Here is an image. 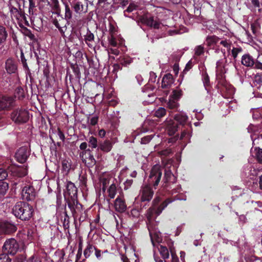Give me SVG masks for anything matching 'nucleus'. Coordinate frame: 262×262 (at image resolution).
<instances>
[{"label":"nucleus","instance_id":"e433bc0d","mask_svg":"<svg viewBox=\"0 0 262 262\" xmlns=\"http://www.w3.org/2000/svg\"><path fill=\"white\" fill-rule=\"evenodd\" d=\"M133 61L132 59L128 56H123L120 59V63L123 66H127Z\"/></svg>","mask_w":262,"mask_h":262},{"label":"nucleus","instance_id":"f3484780","mask_svg":"<svg viewBox=\"0 0 262 262\" xmlns=\"http://www.w3.org/2000/svg\"><path fill=\"white\" fill-rule=\"evenodd\" d=\"M174 80L171 74L165 75L162 79L161 86L163 89L168 88L173 84Z\"/></svg>","mask_w":262,"mask_h":262},{"label":"nucleus","instance_id":"7c9ffc66","mask_svg":"<svg viewBox=\"0 0 262 262\" xmlns=\"http://www.w3.org/2000/svg\"><path fill=\"white\" fill-rule=\"evenodd\" d=\"M8 36V33L6 30V28L0 25V44L5 42Z\"/></svg>","mask_w":262,"mask_h":262},{"label":"nucleus","instance_id":"c756f323","mask_svg":"<svg viewBox=\"0 0 262 262\" xmlns=\"http://www.w3.org/2000/svg\"><path fill=\"white\" fill-rule=\"evenodd\" d=\"M9 188L7 183L0 182V199L2 198L6 193Z\"/></svg>","mask_w":262,"mask_h":262},{"label":"nucleus","instance_id":"5fc2aeb1","mask_svg":"<svg viewBox=\"0 0 262 262\" xmlns=\"http://www.w3.org/2000/svg\"><path fill=\"white\" fill-rule=\"evenodd\" d=\"M27 262H41V260L38 256L34 255L30 257Z\"/></svg>","mask_w":262,"mask_h":262},{"label":"nucleus","instance_id":"f257e3e1","mask_svg":"<svg viewBox=\"0 0 262 262\" xmlns=\"http://www.w3.org/2000/svg\"><path fill=\"white\" fill-rule=\"evenodd\" d=\"M162 173L159 165H155L152 167L148 179V184L142 186L139 195L135 198V202H149L151 200L154 192L150 186L155 187L159 184Z\"/></svg>","mask_w":262,"mask_h":262},{"label":"nucleus","instance_id":"423d86ee","mask_svg":"<svg viewBox=\"0 0 262 262\" xmlns=\"http://www.w3.org/2000/svg\"><path fill=\"white\" fill-rule=\"evenodd\" d=\"M3 250L10 255H15L19 250V245L17 241L13 238L5 241L3 246Z\"/></svg>","mask_w":262,"mask_h":262},{"label":"nucleus","instance_id":"39448f33","mask_svg":"<svg viewBox=\"0 0 262 262\" xmlns=\"http://www.w3.org/2000/svg\"><path fill=\"white\" fill-rule=\"evenodd\" d=\"M11 117L15 123H25L29 120V113L24 108L16 109L12 113Z\"/></svg>","mask_w":262,"mask_h":262},{"label":"nucleus","instance_id":"1a4fd4ad","mask_svg":"<svg viewBox=\"0 0 262 262\" xmlns=\"http://www.w3.org/2000/svg\"><path fill=\"white\" fill-rule=\"evenodd\" d=\"M80 156L88 167H92L96 164V160L93 155L91 154L90 149L82 151Z\"/></svg>","mask_w":262,"mask_h":262},{"label":"nucleus","instance_id":"7ed1b4c3","mask_svg":"<svg viewBox=\"0 0 262 262\" xmlns=\"http://www.w3.org/2000/svg\"><path fill=\"white\" fill-rule=\"evenodd\" d=\"M186 198H180L178 196H175L173 199H166L158 208L156 209L154 207H151L147 211L146 216L147 220V225H151V222L156 218L157 216L159 215L162 211L167 206L173 202L175 200H184L185 201Z\"/></svg>","mask_w":262,"mask_h":262},{"label":"nucleus","instance_id":"0e129e2a","mask_svg":"<svg viewBox=\"0 0 262 262\" xmlns=\"http://www.w3.org/2000/svg\"><path fill=\"white\" fill-rule=\"evenodd\" d=\"M256 156L258 161L262 163V149H258L257 150Z\"/></svg>","mask_w":262,"mask_h":262},{"label":"nucleus","instance_id":"5701e85b","mask_svg":"<svg viewBox=\"0 0 262 262\" xmlns=\"http://www.w3.org/2000/svg\"><path fill=\"white\" fill-rule=\"evenodd\" d=\"M62 170L67 174L71 168V161L70 159H64L62 161Z\"/></svg>","mask_w":262,"mask_h":262},{"label":"nucleus","instance_id":"69168bd1","mask_svg":"<svg viewBox=\"0 0 262 262\" xmlns=\"http://www.w3.org/2000/svg\"><path fill=\"white\" fill-rule=\"evenodd\" d=\"M171 152V149H169V148H167L166 149L161 150V151L159 152V154L161 155L166 156L169 155Z\"/></svg>","mask_w":262,"mask_h":262},{"label":"nucleus","instance_id":"bf43d9fd","mask_svg":"<svg viewBox=\"0 0 262 262\" xmlns=\"http://www.w3.org/2000/svg\"><path fill=\"white\" fill-rule=\"evenodd\" d=\"M171 256V262H179L178 257L177 256L175 252L172 250H170Z\"/></svg>","mask_w":262,"mask_h":262},{"label":"nucleus","instance_id":"13d9d810","mask_svg":"<svg viewBox=\"0 0 262 262\" xmlns=\"http://www.w3.org/2000/svg\"><path fill=\"white\" fill-rule=\"evenodd\" d=\"M157 78V75H156V73H155L153 72H150L149 74V82L154 83L156 81Z\"/></svg>","mask_w":262,"mask_h":262},{"label":"nucleus","instance_id":"864d4df0","mask_svg":"<svg viewBox=\"0 0 262 262\" xmlns=\"http://www.w3.org/2000/svg\"><path fill=\"white\" fill-rule=\"evenodd\" d=\"M223 243L226 245H230L232 246H237V243L236 242L229 240L227 238H223Z\"/></svg>","mask_w":262,"mask_h":262},{"label":"nucleus","instance_id":"37998d69","mask_svg":"<svg viewBox=\"0 0 262 262\" xmlns=\"http://www.w3.org/2000/svg\"><path fill=\"white\" fill-rule=\"evenodd\" d=\"M242 52V48L240 47H234L231 50V53L234 59H235L238 54Z\"/></svg>","mask_w":262,"mask_h":262},{"label":"nucleus","instance_id":"338daca9","mask_svg":"<svg viewBox=\"0 0 262 262\" xmlns=\"http://www.w3.org/2000/svg\"><path fill=\"white\" fill-rule=\"evenodd\" d=\"M192 67V62L191 61L188 62L186 64L185 69L183 70L184 73H186L188 72L190 69H191Z\"/></svg>","mask_w":262,"mask_h":262},{"label":"nucleus","instance_id":"774afa93","mask_svg":"<svg viewBox=\"0 0 262 262\" xmlns=\"http://www.w3.org/2000/svg\"><path fill=\"white\" fill-rule=\"evenodd\" d=\"M254 68L262 70V63L256 60L254 64Z\"/></svg>","mask_w":262,"mask_h":262},{"label":"nucleus","instance_id":"49530a36","mask_svg":"<svg viewBox=\"0 0 262 262\" xmlns=\"http://www.w3.org/2000/svg\"><path fill=\"white\" fill-rule=\"evenodd\" d=\"M5 227L6 228V231L9 233L14 232L16 230V226L13 224H6Z\"/></svg>","mask_w":262,"mask_h":262},{"label":"nucleus","instance_id":"a19ab883","mask_svg":"<svg viewBox=\"0 0 262 262\" xmlns=\"http://www.w3.org/2000/svg\"><path fill=\"white\" fill-rule=\"evenodd\" d=\"M182 91L180 90H174L170 98L178 100L182 96Z\"/></svg>","mask_w":262,"mask_h":262},{"label":"nucleus","instance_id":"6e6552de","mask_svg":"<svg viewBox=\"0 0 262 262\" xmlns=\"http://www.w3.org/2000/svg\"><path fill=\"white\" fill-rule=\"evenodd\" d=\"M68 21L60 16H58L57 18L53 19L52 20L53 24L58 28L62 36H65L64 33L67 29V25L68 24Z\"/></svg>","mask_w":262,"mask_h":262},{"label":"nucleus","instance_id":"4be33fe9","mask_svg":"<svg viewBox=\"0 0 262 262\" xmlns=\"http://www.w3.org/2000/svg\"><path fill=\"white\" fill-rule=\"evenodd\" d=\"M112 148V144L111 142L110 141L107 140L100 144L99 147L98 149H100L104 152H108L111 150Z\"/></svg>","mask_w":262,"mask_h":262},{"label":"nucleus","instance_id":"de8ad7c7","mask_svg":"<svg viewBox=\"0 0 262 262\" xmlns=\"http://www.w3.org/2000/svg\"><path fill=\"white\" fill-rule=\"evenodd\" d=\"M194 51H195V55H197V56H200L204 53V47L201 45L196 46L195 48Z\"/></svg>","mask_w":262,"mask_h":262},{"label":"nucleus","instance_id":"680f3d73","mask_svg":"<svg viewBox=\"0 0 262 262\" xmlns=\"http://www.w3.org/2000/svg\"><path fill=\"white\" fill-rule=\"evenodd\" d=\"M203 83L205 89L207 90V86L208 85L209 83V78L208 75H205L203 76Z\"/></svg>","mask_w":262,"mask_h":262},{"label":"nucleus","instance_id":"412c9836","mask_svg":"<svg viewBox=\"0 0 262 262\" xmlns=\"http://www.w3.org/2000/svg\"><path fill=\"white\" fill-rule=\"evenodd\" d=\"M164 180L165 183L171 182L174 183L176 182L177 179L171 170H165Z\"/></svg>","mask_w":262,"mask_h":262},{"label":"nucleus","instance_id":"4c0bfd02","mask_svg":"<svg viewBox=\"0 0 262 262\" xmlns=\"http://www.w3.org/2000/svg\"><path fill=\"white\" fill-rule=\"evenodd\" d=\"M166 109L162 107H159L155 113V116L158 118H161L166 115Z\"/></svg>","mask_w":262,"mask_h":262},{"label":"nucleus","instance_id":"393cba45","mask_svg":"<svg viewBox=\"0 0 262 262\" xmlns=\"http://www.w3.org/2000/svg\"><path fill=\"white\" fill-rule=\"evenodd\" d=\"M73 8L75 12L78 14H81L82 13H85L86 12V10L84 11L83 5L82 3L80 2H75L73 5Z\"/></svg>","mask_w":262,"mask_h":262},{"label":"nucleus","instance_id":"2eb2a0df","mask_svg":"<svg viewBox=\"0 0 262 262\" xmlns=\"http://www.w3.org/2000/svg\"><path fill=\"white\" fill-rule=\"evenodd\" d=\"M114 206L116 210L118 212H123L125 211L126 209V205L123 196H117L115 201Z\"/></svg>","mask_w":262,"mask_h":262},{"label":"nucleus","instance_id":"2f4dec72","mask_svg":"<svg viewBox=\"0 0 262 262\" xmlns=\"http://www.w3.org/2000/svg\"><path fill=\"white\" fill-rule=\"evenodd\" d=\"M107 192L108 193V196L111 199L114 198L117 192V187L116 185L114 183L112 184L109 187Z\"/></svg>","mask_w":262,"mask_h":262},{"label":"nucleus","instance_id":"4468645a","mask_svg":"<svg viewBox=\"0 0 262 262\" xmlns=\"http://www.w3.org/2000/svg\"><path fill=\"white\" fill-rule=\"evenodd\" d=\"M5 69L10 74L15 73L17 70V64L13 59L8 58L5 62Z\"/></svg>","mask_w":262,"mask_h":262},{"label":"nucleus","instance_id":"f03ea898","mask_svg":"<svg viewBox=\"0 0 262 262\" xmlns=\"http://www.w3.org/2000/svg\"><path fill=\"white\" fill-rule=\"evenodd\" d=\"M12 211L15 216L21 220L26 221L32 216L33 209L28 203L19 202L13 207Z\"/></svg>","mask_w":262,"mask_h":262},{"label":"nucleus","instance_id":"9d476101","mask_svg":"<svg viewBox=\"0 0 262 262\" xmlns=\"http://www.w3.org/2000/svg\"><path fill=\"white\" fill-rule=\"evenodd\" d=\"M36 193L33 187L31 186H25L21 191L23 199L27 201H31L35 198Z\"/></svg>","mask_w":262,"mask_h":262},{"label":"nucleus","instance_id":"0eeeda50","mask_svg":"<svg viewBox=\"0 0 262 262\" xmlns=\"http://www.w3.org/2000/svg\"><path fill=\"white\" fill-rule=\"evenodd\" d=\"M67 204L74 218L78 217L82 213V206L78 202L77 198L69 199Z\"/></svg>","mask_w":262,"mask_h":262},{"label":"nucleus","instance_id":"6e6d98bb","mask_svg":"<svg viewBox=\"0 0 262 262\" xmlns=\"http://www.w3.org/2000/svg\"><path fill=\"white\" fill-rule=\"evenodd\" d=\"M107 52L108 55L112 54L115 55H118L120 53L119 51L117 48H110L107 50Z\"/></svg>","mask_w":262,"mask_h":262},{"label":"nucleus","instance_id":"8fccbe9b","mask_svg":"<svg viewBox=\"0 0 262 262\" xmlns=\"http://www.w3.org/2000/svg\"><path fill=\"white\" fill-rule=\"evenodd\" d=\"M0 262H11V259L6 253L0 255Z\"/></svg>","mask_w":262,"mask_h":262},{"label":"nucleus","instance_id":"c9c22d12","mask_svg":"<svg viewBox=\"0 0 262 262\" xmlns=\"http://www.w3.org/2000/svg\"><path fill=\"white\" fill-rule=\"evenodd\" d=\"M20 59L24 69L25 70L26 73L28 74L30 72V70L27 63V60L26 59L24 53L22 51L20 54Z\"/></svg>","mask_w":262,"mask_h":262},{"label":"nucleus","instance_id":"052dcab7","mask_svg":"<svg viewBox=\"0 0 262 262\" xmlns=\"http://www.w3.org/2000/svg\"><path fill=\"white\" fill-rule=\"evenodd\" d=\"M95 255L96 257L98 260H101L102 259V255H103V254L102 253V251L96 248L95 249Z\"/></svg>","mask_w":262,"mask_h":262},{"label":"nucleus","instance_id":"c03bdc74","mask_svg":"<svg viewBox=\"0 0 262 262\" xmlns=\"http://www.w3.org/2000/svg\"><path fill=\"white\" fill-rule=\"evenodd\" d=\"M220 45L225 47L228 51L230 50L231 42L230 40H222L219 41Z\"/></svg>","mask_w":262,"mask_h":262},{"label":"nucleus","instance_id":"09e8293b","mask_svg":"<svg viewBox=\"0 0 262 262\" xmlns=\"http://www.w3.org/2000/svg\"><path fill=\"white\" fill-rule=\"evenodd\" d=\"M153 137H154V135H151L146 136L143 137L142 138H141V143L143 144H146L148 143L152 139Z\"/></svg>","mask_w":262,"mask_h":262},{"label":"nucleus","instance_id":"4d7b16f0","mask_svg":"<svg viewBox=\"0 0 262 262\" xmlns=\"http://www.w3.org/2000/svg\"><path fill=\"white\" fill-rule=\"evenodd\" d=\"M54 9L57 10L59 8V2L58 0H51V4L50 5Z\"/></svg>","mask_w":262,"mask_h":262},{"label":"nucleus","instance_id":"ddd939ff","mask_svg":"<svg viewBox=\"0 0 262 262\" xmlns=\"http://www.w3.org/2000/svg\"><path fill=\"white\" fill-rule=\"evenodd\" d=\"M65 195H68L69 198L67 199H76L77 193V189L74 184L69 182L67 184V191L65 192Z\"/></svg>","mask_w":262,"mask_h":262},{"label":"nucleus","instance_id":"ea45409f","mask_svg":"<svg viewBox=\"0 0 262 262\" xmlns=\"http://www.w3.org/2000/svg\"><path fill=\"white\" fill-rule=\"evenodd\" d=\"M108 32L110 36L116 35L117 32L116 26L112 23H109Z\"/></svg>","mask_w":262,"mask_h":262},{"label":"nucleus","instance_id":"b1692460","mask_svg":"<svg viewBox=\"0 0 262 262\" xmlns=\"http://www.w3.org/2000/svg\"><path fill=\"white\" fill-rule=\"evenodd\" d=\"M222 91L227 93L228 96H232L235 93L234 88L230 84H226L222 88Z\"/></svg>","mask_w":262,"mask_h":262},{"label":"nucleus","instance_id":"c85d7f7f","mask_svg":"<svg viewBox=\"0 0 262 262\" xmlns=\"http://www.w3.org/2000/svg\"><path fill=\"white\" fill-rule=\"evenodd\" d=\"M158 249L163 259H165L169 258V251L168 249L166 247L160 245V247H158Z\"/></svg>","mask_w":262,"mask_h":262},{"label":"nucleus","instance_id":"a211bd4d","mask_svg":"<svg viewBox=\"0 0 262 262\" xmlns=\"http://www.w3.org/2000/svg\"><path fill=\"white\" fill-rule=\"evenodd\" d=\"M241 62L243 65L247 67L253 66L255 63L253 58L249 54H246L243 55Z\"/></svg>","mask_w":262,"mask_h":262},{"label":"nucleus","instance_id":"72a5a7b5","mask_svg":"<svg viewBox=\"0 0 262 262\" xmlns=\"http://www.w3.org/2000/svg\"><path fill=\"white\" fill-rule=\"evenodd\" d=\"M89 146L92 148H96L98 146L97 139L93 136H91L88 140Z\"/></svg>","mask_w":262,"mask_h":262},{"label":"nucleus","instance_id":"3c124183","mask_svg":"<svg viewBox=\"0 0 262 262\" xmlns=\"http://www.w3.org/2000/svg\"><path fill=\"white\" fill-rule=\"evenodd\" d=\"M8 176L6 170L3 168H0V182L5 179Z\"/></svg>","mask_w":262,"mask_h":262},{"label":"nucleus","instance_id":"473e14b6","mask_svg":"<svg viewBox=\"0 0 262 262\" xmlns=\"http://www.w3.org/2000/svg\"><path fill=\"white\" fill-rule=\"evenodd\" d=\"M65 7V14L64 19L68 21L72 16V13L68 4L66 2H63Z\"/></svg>","mask_w":262,"mask_h":262},{"label":"nucleus","instance_id":"aec40b11","mask_svg":"<svg viewBox=\"0 0 262 262\" xmlns=\"http://www.w3.org/2000/svg\"><path fill=\"white\" fill-rule=\"evenodd\" d=\"M144 23L148 26L154 27L155 29L161 28V24L154 19L153 17H146L144 20Z\"/></svg>","mask_w":262,"mask_h":262},{"label":"nucleus","instance_id":"bb28decb","mask_svg":"<svg viewBox=\"0 0 262 262\" xmlns=\"http://www.w3.org/2000/svg\"><path fill=\"white\" fill-rule=\"evenodd\" d=\"M216 76L217 79H223L224 78V73L226 72L225 69H222L219 66V62H217L216 63Z\"/></svg>","mask_w":262,"mask_h":262},{"label":"nucleus","instance_id":"58836bf2","mask_svg":"<svg viewBox=\"0 0 262 262\" xmlns=\"http://www.w3.org/2000/svg\"><path fill=\"white\" fill-rule=\"evenodd\" d=\"M108 43L109 45L114 47H118V43L116 38V35H113V36H108Z\"/></svg>","mask_w":262,"mask_h":262},{"label":"nucleus","instance_id":"cd10ccee","mask_svg":"<svg viewBox=\"0 0 262 262\" xmlns=\"http://www.w3.org/2000/svg\"><path fill=\"white\" fill-rule=\"evenodd\" d=\"M95 247L93 246L92 244H91L90 243H88V245L86 246V248L84 250V256L85 257V258H89L91 254L93 252V250H95Z\"/></svg>","mask_w":262,"mask_h":262},{"label":"nucleus","instance_id":"f704fd0d","mask_svg":"<svg viewBox=\"0 0 262 262\" xmlns=\"http://www.w3.org/2000/svg\"><path fill=\"white\" fill-rule=\"evenodd\" d=\"M179 106L178 100L169 98L167 103V107L170 109H176Z\"/></svg>","mask_w":262,"mask_h":262},{"label":"nucleus","instance_id":"a18cd8bd","mask_svg":"<svg viewBox=\"0 0 262 262\" xmlns=\"http://www.w3.org/2000/svg\"><path fill=\"white\" fill-rule=\"evenodd\" d=\"M29 2V12L30 14H34V9L36 7L35 2L34 0H28Z\"/></svg>","mask_w":262,"mask_h":262},{"label":"nucleus","instance_id":"e2e57ef3","mask_svg":"<svg viewBox=\"0 0 262 262\" xmlns=\"http://www.w3.org/2000/svg\"><path fill=\"white\" fill-rule=\"evenodd\" d=\"M98 120V117L97 116H93L90 119V123L92 125H96Z\"/></svg>","mask_w":262,"mask_h":262},{"label":"nucleus","instance_id":"dca6fc26","mask_svg":"<svg viewBox=\"0 0 262 262\" xmlns=\"http://www.w3.org/2000/svg\"><path fill=\"white\" fill-rule=\"evenodd\" d=\"M83 39L85 43L90 48H94L95 47V41L94 35L88 28L86 34L83 36Z\"/></svg>","mask_w":262,"mask_h":262},{"label":"nucleus","instance_id":"20e7f679","mask_svg":"<svg viewBox=\"0 0 262 262\" xmlns=\"http://www.w3.org/2000/svg\"><path fill=\"white\" fill-rule=\"evenodd\" d=\"M174 120L171 118H167L165 121L166 130L169 136L173 135L178 130L179 123L180 124H184L188 120V116L184 113H179L174 116Z\"/></svg>","mask_w":262,"mask_h":262},{"label":"nucleus","instance_id":"a878e982","mask_svg":"<svg viewBox=\"0 0 262 262\" xmlns=\"http://www.w3.org/2000/svg\"><path fill=\"white\" fill-rule=\"evenodd\" d=\"M220 39L216 36H208L206 38V42L208 46H212L219 42Z\"/></svg>","mask_w":262,"mask_h":262},{"label":"nucleus","instance_id":"79ce46f5","mask_svg":"<svg viewBox=\"0 0 262 262\" xmlns=\"http://www.w3.org/2000/svg\"><path fill=\"white\" fill-rule=\"evenodd\" d=\"M254 82L259 85H262V73H257L254 77Z\"/></svg>","mask_w":262,"mask_h":262},{"label":"nucleus","instance_id":"6ab92c4d","mask_svg":"<svg viewBox=\"0 0 262 262\" xmlns=\"http://www.w3.org/2000/svg\"><path fill=\"white\" fill-rule=\"evenodd\" d=\"M148 229L149 232V235L150 237V239L151 241V242L152 243V245L154 246H155V242H156L158 243H160L162 241V239L161 238V234L160 233H154L151 230V225H148Z\"/></svg>","mask_w":262,"mask_h":262},{"label":"nucleus","instance_id":"9b49d317","mask_svg":"<svg viewBox=\"0 0 262 262\" xmlns=\"http://www.w3.org/2000/svg\"><path fill=\"white\" fill-rule=\"evenodd\" d=\"M14 99L11 97L0 96V111L8 110L14 105Z\"/></svg>","mask_w":262,"mask_h":262},{"label":"nucleus","instance_id":"603ef678","mask_svg":"<svg viewBox=\"0 0 262 262\" xmlns=\"http://www.w3.org/2000/svg\"><path fill=\"white\" fill-rule=\"evenodd\" d=\"M137 7V6L134 3H130L126 10L124 11V13L125 12H131L135 10Z\"/></svg>","mask_w":262,"mask_h":262},{"label":"nucleus","instance_id":"f8f14e48","mask_svg":"<svg viewBox=\"0 0 262 262\" xmlns=\"http://www.w3.org/2000/svg\"><path fill=\"white\" fill-rule=\"evenodd\" d=\"M29 156V152L27 147H21L18 149L15 154V158L18 162L21 163L25 162Z\"/></svg>","mask_w":262,"mask_h":262}]
</instances>
